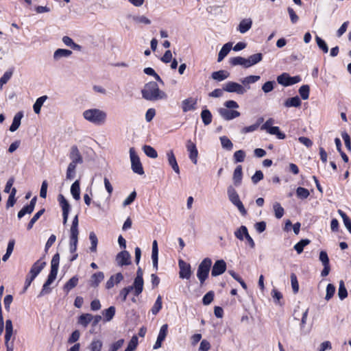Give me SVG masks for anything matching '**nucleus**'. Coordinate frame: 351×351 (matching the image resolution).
<instances>
[{"label":"nucleus","instance_id":"obj_62","mask_svg":"<svg viewBox=\"0 0 351 351\" xmlns=\"http://www.w3.org/2000/svg\"><path fill=\"white\" fill-rule=\"evenodd\" d=\"M167 331H168V325L167 324H163L160 329L159 334L158 335L157 339L163 341L167 337Z\"/></svg>","mask_w":351,"mask_h":351},{"label":"nucleus","instance_id":"obj_27","mask_svg":"<svg viewBox=\"0 0 351 351\" xmlns=\"http://www.w3.org/2000/svg\"><path fill=\"white\" fill-rule=\"evenodd\" d=\"M259 75H249L241 80L243 86L247 88V90L250 89V84H254L260 80Z\"/></svg>","mask_w":351,"mask_h":351},{"label":"nucleus","instance_id":"obj_64","mask_svg":"<svg viewBox=\"0 0 351 351\" xmlns=\"http://www.w3.org/2000/svg\"><path fill=\"white\" fill-rule=\"evenodd\" d=\"M12 75V71H8L3 75V76L0 78V88H1L5 84H6L8 82V80L11 78Z\"/></svg>","mask_w":351,"mask_h":351},{"label":"nucleus","instance_id":"obj_14","mask_svg":"<svg viewBox=\"0 0 351 351\" xmlns=\"http://www.w3.org/2000/svg\"><path fill=\"white\" fill-rule=\"evenodd\" d=\"M226 270V263L223 260H218L214 263L211 275L213 276H217L223 274Z\"/></svg>","mask_w":351,"mask_h":351},{"label":"nucleus","instance_id":"obj_46","mask_svg":"<svg viewBox=\"0 0 351 351\" xmlns=\"http://www.w3.org/2000/svg\"><path fill=\"white\" fill-rule=\"evenodd\" d=\"M162 306V297L161 295H158L157 297V299L152 306L151 309V312L153 315H156L158 314V313L160 311Z\"/></svg>","mask_w":351,"mask_h":351},{"label":"nucleus","instance_id":"obj_15","mask_svg":"<svg viewBox=\"0 0 351 351\" xmlns=\"http://www.w3.org/2000/svg\"><path fill=\"white\" fill-rule=\"evenodd\" d=\"M73 52L66 49H57L53 53V60L54 62H58L62 58H68L71 56Z\"/></svg>","mask_w":351,"mask_h":351},{"label":"nucleus","instance_id":"obj_45","mask_svg":"<svg viewBox=\"0 0 351 351\" xmlns=\"http://www.w3.org/2000/svg\"><path fill=\"white\" fill-rule=\"evenodd\" d=\"M201 118L202 119L203 123L206 125H208L212 122L213 117L210 112L208 110L205 109L203 110L201 112Z\"/></svg>","mask_w":351,"mask_h":351},{"label":"nucleus","instance_id":"obj_13","mask_svg":"<svg viewBox=\"0 0 351 351\" xmlns=\"http://www.w3.org/2000/svg\"><path fill=\"white\" fill-rule=\"evenodd\" d=\"M197 99L188 97L182 101V109L184 112L195 110L197 108Z\"/></svg>","mask_w":351,"mask_h":351},{"label":"nucleus","instance_id":"obj_37","mask_svg":"<svg viewBox=\"0 0 351 351\" xmlns=\"http://www.w3.org/2000/svg\"><path fill=\"white\" fill-rule=\"evenodd\" d=\"M104 274L101 271L95 273L91 276L90 285L93 287H97L99 284L104 280Z\"/></svg>","mask_w":351,"mask_h":351},{"label":"nucleus","instance_id":"obj_54","mask_svg":"<svg viewBox=\"0 0 351 351\" xmlns=\"http://www.w3.org/2000/svg\"><path fill=\"white\" fill-rule=\"evenodd\" d=\"M220 141L223 148L231 150L233 147V144L231 141L226 136L220 137Z\"/></svg>","mask_w":351,"mask_h":351},{"label":"nucleus","instance_id":"obj_50","mask_svg":"<svg viewBox=\"0 0 351 351\" xmlns=\"http://www.w3.org/2000/svg\"><path fill=\"white\" fill-rule=\"evenodd\" d=\"M145 154L152 158H156L158 157L157 152L150 145H145L143 147Z\"/></svg>","mask_w":351,"mask_h":351},{"label":"nucleus","instance_id":"obj_25","mask_svg":"<svg viewBox=\"0 0 351 351\" xmlns=\"http://www.w3.org/2000/svg\"><path fill=\"white\" fill-rule=\"evenodd\" d=\"M62 41L64 43V45L66 47H70L71 49L80 51H82V46L75 43L71 38H70L68 36H64L62 38Z\"/></svg>","mask_w":351,"mask_h":351},{"label":"nucleus","instance_id":"obj_41","mask_svg":"<svg viewBox=\"0 0 351 351\" xmlns=\"http://www.w3.org/2000/svg\"><path fill=\"white\" fill-rule=\"evenodd\" d=\"M93 319V315L89 313L82 314L80 316L78 319V323L82 325L84 327H86L87 325L92 322Z\"/></svg>","mask_w":351,"mask_h":351},{"label":"nucleus","instance_id":"obj_32","mask_svg":"<svg viewBox=\"0 0 351 351\" xmlns=\"http://www.w3.org/2000/svg\"><path fill=\"white\" fill-rule=\"evenodd\" d=\"M78 163L71 162L66 169V180H72L76 174V167Z\"/></svg>","mask_w":351,"mask_h":351},{"label":"nucleus","instance_id":"obj_20","mask_svg":"<svg viewBox=\"0 0 351 351\" xmlns=\"http://www.w3.org/2000/svg\"><path fill=\"white\" fill-rule=\"evenodd\" d=\"M167 157L168 160L169 165L172 167L173 170L177 174H180V168L178 165L176 158L175 157V155L173 154V150H169L167 152Z\"/></svg>","mask_w":351,"mask_h":351},{"label":"nucleus","instance_id":"obj_56","mask_svg":"<svg viewBox=\"0 0 351 351\" xmlns=\"http://www.w3.org/2000/svg\"><path fill=\"white\" fill-rule=\"evenodd\" d=\"M338 295L340 300L345 299L348 295L347 290L345 287L343 281L341 280L339 282V287L338 290Z\"/></svg>","mask_w":351,"mask_h":351},{"label":"nucleus","instance_id":"obj_11","mask_svg":"<svg viewBox=\"0 0 351 351\" xmlns=\"http://www.w3.org/2000/svg\"><path fill=\"white\" fill-rule=\"evenodd\" d=\"M58 199L62 210L63 223L66 224L70 210V204L62 194L58 195Z\"/></svg>","mask_w":351,"mask_h":351},{"label":"nucleus","instance_id":"obj_26","mask_svg":"<svg viewBox=\"0 0 351 351\" xmlns=\"http://www.w3.org/2000/svg\"><path fill=\"white\" fill-rule=\"evenodd\" d=\"M23 117V114L22 112H17L13 119L12 123L10 127V131L13 132L19 129L21 125V121Z\"/></svg>","mask_w":351,"mask_h":351},{"label":"nucleus","instance_id":"obj_8","mask_svg":"<svg viewBox=\"0 0 351 351\" xmlns=\"http://www.w3.org/2000/svg\"><path fill=\"white\" fill-rule=\"evenodd\" d=\"M143 275V270L139 267L136 271V276L133 282L134 285V295L136 296L139 295L143 290L144 281Z\"/></svg>","mask_w":351,"mask_h":351},{"label":"nucleus","instance_id":"obj_48","mask_svg":"<svg viewBox=\"0 0 351 351\" xmlns=\"http://www.w3.org/2000/svg\"><path fill=\"white\" fill-rule=\"evenodd\" d=\"M78 283V278L77 276H73L64 285V289L69 292L73 288L77 286Z\"/></svg>","mask_w":351,"mask_h":351},{"label":"nucleus","instance_id":"obj_6","mask_svg":"<svg viewBox=\"0 0 351 351\" xmlns=\"http://www.w3.org/2000/svg\"><path fill=\"white\" fill-rule=\"evenodd\" d=\"M223 89L228 93H234L237 95H244L247 92V88L242 84L234 82H228L223 86Z\"/></svg>","mask_w":351,"mask_h":351},{"label":"nucleus","instance_id":"obj_63","mask_svg":"<svg viewBox=\"0 0 351 351\" xmlns=\"http://www.w3.org/2000/svg\"><path fill=\"white\" fill-rule=\"evenodd\" d=\"M233 157L236 162H241L245 158V153L243 150H238L234 152Z\"/></svg>","mask_w":351,"mask_h":351},{"label":"nucleus","instance_id":"obj_34","mask_svg":"<svg viewBox=\"0 0 351 351\" xmlns=\"http://www.w3.org/2000/svg\"><path fill=\"white\" fill-rule=\"evenodd\" d=\"M230 76V73L225 70H220L212 73V78L218 82L223 81Z\"/></svg>","mask_w":351,"mask_h":351},{"label":"nucleus","instance_id":"obj_49","mask_svg":"<svg viewBox=\"0 0 351 351\" xmlns=\"http://www.w3.org/2000/svg\"><path fill=\"white\" fill-rule=\"evenodd\" d=\"M132 290L134 291V284L131 286L125 287L120 291L119 297L121 298L122 302H125L126 300L128 295Z\"/></svg>","mask_w":351,"mask_h":351},{"label":"nucleus","instance_id":"obj_33","mask_svg":"<svg viewBox=\"0 0 351 351\" xmlns=\"http://www.w3.org/2000/svg\"><path fill=\"white\" fill-rule=\"evenodd\" d=\"M80 180H77L72 184L71 186V193L75 200H79L80 199Z\"/></svg>","mask_w":351,"mask_h":351},{"label":"nucleus","instance_id":"obj_39","mask_svg":"<svg viewBox=\"0 0 351 351\" xmlns=\"http://www.w3.org/2000/svg\"><path fill=\"white\" fill-rule=\"evenodd\" d=\"M13 332V326L12 322L10 319H8L5 322V344L8 343Z\"/></svg>","mask_w":351,"mask_h":351},{"label":"nucleus","instance_id":"obj_12","mask_svg":"<svg viewBox=\"0 0 351 351\" xmlns=\"http://www.w3.org/2000/svg\"><path fill=\"white\" fill-rule=\"evenodd\" d=\"M186 149L189 152V157L191 162L196 165L197 163L198 151L195 143L191 140H188L186 144Z\"/></svg>","mask_w":351,"mask_h":351},{"label":"nucleus","instance_id":"obj_23","mask_svg":"<svg viewBox=\"0 0 351 351\" xmlns=\"http://www.w3.org/2000/svg\"><path fill=\"white\" fill-rule=\"evenodd\" d=\"M128 18L132 19L135 24L150 25L152 21L145 15H128Z\"/></svg>","mask_w":351,"mask_h":351},{"label":"nucleus","instance_id":"obj_17","mask_svg":"<svg viewBox=\"0 0 351 351\" xmlns=\"http://www.w3.org/2000/svg\"><path fill=\"white\" fill-rule=\"evenodd\" d=\"M36 203V197H34L32 199L29 205L24 206L18 213V215H17L18 218L21 219L26 214H31L34 210Z\"/></svg>","mask_w":351,"mask_h":351},{"label":"nucleus","instance_id":"obj_31","mask_svg":"<svg viewBox=\"0 0 351 351\" xmlns=\"http://www.w3.org/2000/svg\"><path fill=\"white\" fill-rule=\"evenodd\" d=\"M232 45L231 43H227L222 47L218 54L217 61L219 62H221L224 59V58L228 54V53L232 49Z\"/></svg>","mask_w":351,"mask_h":351},{"label":"nucleus","instance_id":"obj_22","mask_svg":"<svg viewBox=\"0 0 351 351\" xmlns=\"http://www.w3.org/2000/svg\"><path fill=\"white\" fill-rule=\"evenodd\" d=\"M56 278V276L49 274L47 281L45 282V284L43 286V289L40 292L38 297L43 296L46 294H48L51 292V289L49 288V286L53 283V282Z\"/></svg>","mask_w":351,"mask_h":351},{"label":"nucleus","instance_id":"obj_30","mask_svg":"<svg viewBox=\"0 0 351 351\" xmlns=\"http://www.w3.org/2000/svg\"><path fill=\"white\" fill-rule=\"evenodd\" d=\"M243 178L242 167L239 165L236 167L233 173V182L235 186H239L241 183Z\"/></svg>","mask_w":351,"mask_h":351},{"label":"nucleus","instance_id":"obj_51","mask_svg":"<svg viewBox=\"0 0 351 351\" xmlns=\"http://www.w3.org/2000/svg\"><path fill=\"white\" fill-rule=\"evenodd\" d=\"M102 313L105 317V320L110 322L115 314V308L114 306H110L108 308L104 310Z\"/></svg>","mask_w":351,"mask_h":351},{"label":"nucleus","instance_id":"obj_24","mask_svg":"<svg viewBox=\"0 0 351 351\" xmlns=\"http://www.w3.org/2000/svg\"><path fill=\"white\" fill-rule=\"evenodd\" d=\"M252 21L251 19H244L240 21L237 30L241 34H245L252 27Z\"/></svg>","mask_w":351,"mask_h":351},{"label":"nucleus","instance_id":"obj_2","mask_svg":"<svg viewBox=\"0 0 351 351\" xmlns=\"http://www.w3.org/2000/svg\"><path fill=\"white\" fill-rule=\"evenodd\" d=\"M82 117L86 121L95 125H102L107 120L106 112L99 108L87 109L83 112Z\"/></svg>","mask_w":351,"mask_h":351},{"label":"nucleus","instance_id":"obj_55","mask_svg":"<svg viewBox=\"0 0 351 351\" xmlns=\"http://www.w3.org/2000/svg\"><path fill=\"white\" fill-rule=\"evenodd\" d=\"M310 88L308 85H303L299 88V93L302 99L306 100L309 97Z\"/></svg>","mask_w":351,"mask_h":351},{"label":"nucleus","instance_id":"obj_58","mask_svg":"<svg viewBox=\"0 0 351 351\" xmlns=\"http://www.w3.org/2000/svg\"><path fill=\"white\" fill-rule=\"evenodd\" d=\"M16 193V189L15 188H12L11 193L9 195L8 199L7 201V203H6L7 208L12 207L14 205V204L16 202V199H15Z\"/></svg>","mask_w":351,"mask_h":351},{"label":"nucleus","instance_id":"obj_29","mask_svg":"<svg viewBox=\"0 0 351 351\" xmlns=\"http://www.w3.org/2000/svg\"><path fill=\"white\" fill-rule=\"evenodd\" d=\"M152 259L153 263V267L158 269V243L154 240L152 243Z\"/></svg>","mask_w":351,"mask_h":351},{"label":"nucleus","instance_id":"obj_21","mask_svg":"<svg viewBox=\"0 0 351 351\" xmlns=\"http://www.w3.org/2000/svg\"><path fill=\"white\" fill-rule=\"evenodd\" d=\"M123 279V276L121 273H117L115 275L110 276L106 283V288L107 289H112L115 285L119 284Z\"/></svg>","mask_w":351,"mask_h":351},{"label":"nucleus","instance_id":"obj_3","mask_svg":"<svg viewBox=\"0 0 351 351\" xmlns=\"http://www.w3.org/2000/svg\"><path fill=\"white\" fill-rule=\"evenodd\" d=\"M211 265L212 261L210 258H205L199 263L197 271V277L201 285H203L207 279Z\"/></svg>","mask_w":351,"mask_h":351},{"label":"nucleus","instance_id":"obj_5","mask_svg":"<svg viewBox=\"0 0 351 351\" xmlns=\"http://www.w3.org/2000/svg\"><path fill=\"white\" fill-rule=\"evenodd\" d=\"M130 156L132 171L138 175L144 174V170L140 161V158L133 147L130 149Z\"/></svg>","mask_w":351,"mask_h":351},{"label":"nucleus","instance_id":"obj_40","mask_svg":"<svg viewBox=\"0 0 351 351\" xmlns=\"http://www.w3.org/2000/svg\"><path fill=\"white\" fill-rule=\"evenodd\" d=\"M47 97L46 95L42 96L38 98L33 106L34 111L36 114L40 112V109L44 102L47 100Z\"/></svg>","mask_w":351,"mask_h":351},{"label":"nucleus","instance_id":"obj_28","mask_svg":"<svg viewBox=\"0 0 351 351\" xmlns=\"http://www.w3.org/2000/svg\"><path fill=\"white\" fill-rule=\"evenodd\" d=\"M60 263V255L59 254H56L51 260V271L49 274L57 276L58 267Z\"/></svg>","mask_w":351,"mask_h":351},{"label":"nucleus","instance_id":"obj_19","mask_svg":"<svg viewBox=\"0 0 351 351\" xmlns=\"http://www.w3.org/2000/svg\"><path fill=\"white\" fill-rule=\"evenodd\" d=\"M46 263L45 261H42L40 259L37 261L32 265L30 271L29 275L32 277L36 278L38 274L43 270V269L45 267Z\"/></svg>","mask_w":351,"mask_h":351},{"label":"nucleus","instance_id":"obj_57","mask_svg":"<svg viewBox=\"0 0 351 351\" xmlns=\"http://www.w3.org/2000/svg\"><path fill=\"white\" fill-rule=\"evenodd\" d=\"M309 191L308 189L303 187H298L296 189V195L300 199H306L309 196Z\"/></svg>","mask_w":351,"mask_h":351},{"label":"nucleus","instance_id":"obj_53","mask_svg":"<svg viewBox=\"0 0 351 351\" xmlns=\"http://www.w3.org/2000/svg\"><path fill=\"white\" fill-rule=\"evenodd\" d=\"M309 243L310 241L308 239H302L294 245V249L296 250L298 254H300L303 252L304 247Z\"/></svg>","mask_w":351,"mask_h":351},{"label":"nucleus","instance_id":"obj_44","mask_svg":"<svg viewBox=\"0 0 351 351\" xmlns=\"http://www.w3.org/2000/svg\"><path fill=\"white\" fill-rule=\"evenodd\" d=\"M273 210L274 212L275 217L277 219H280L284 215L285 210L280 203L277 202H274L273 204Z\"/></svg>","mask_w":351,"mask_h":351},{"label":"nucleus","instance_id":"obj_60","mask_svg":"<svg viewBox=\"0 0 351 351\" xmlns=\"http://www.w3.org/2000/svg\"><path fill=\"white\" fill-rule=\"evenodd\" d=\"M315 40H316L317 45L319 47V48L321 50H322V51L324 53H328V47L327 44L326 43V42L317 36L315 37Z\"/></svg>","mask_w":351,"mask_h":351},{"label":"nucleus","instance_id":"obj_4","mask_svg":"<svg viewBox=\"0 0 351 351\" xmlns=\"http://www.w3.org/2000/svg\"><path fill=\"white\" fill-rule=\"evenodd\" d=\"M227 194L230 202L238 208L242 215H245L247 211L240 200L239 194L232 185L228 187Z\"/></svg>","mask_w":351,"mask_h":351},{"label":"nucleus","instance_id":"obj_1","mask_svg":"<svg viewBox=\"0 0 351 351\" xmlns=\"http://www.w3.org/2000/svg\"><path fill=\"white\" fill-rule=\"evenodd\" d=\"M141 92L143 97L149 101L165 99L167 97V94L159 89L155 82L146 84Z\"/></svg>","mask_w":351,"mask_h":351},{"label":"nucleus","instance_id":"obj_18","mask_svg":"<svg viewBox=\"0 0 351 351\" xmlns=\"http://www.w3.org/2000/svg\"><path fill=\"white\" fill-rule=\"evenodd\" d=\"M130 255L128 252L124 250L117 255L116 261L119 265H128L130 263Z\"/></svg>","mask_w":351,"mask_h":351},{"label":"nucleus","instance_id":"obj_7","mask_svg":"<svg viewBox=\"0 0 351 351\" xmlns=\"http://www.w3.org/2000/svg\"><path fill=\"white\" fill-rule=\"evenodd\" d=\"M300 80L301 78L300 76L291 77L287 73H284L277 77L278 83L284 86H289L295 84L300 82Z\"/></svg>","mask_w":351,"mask_h":351},{"label":"nucleus","instance_id":"obj_47","mask_svg":"<svg viewBox=\"0 0 351 351\" xmlns=\"http://www.w3.org/2000/svg\"><path fill=\"white\" fill-rule=\"evenodd\" d=\"M247 234V228L245 226H241L234 232L235 237L241 241L243 240Z\"/></svg>","mask_w":351,"mask_h":351},{"label":"nucleus","instance_id":"obj_38","mask_svg":"<svg viewBox=\"0 0 351 351\" xmlns=\"http://www.w3.org/2000/svg\"><path fill=\"white\" fill-rule=\"evenodd\" d=\"M284 105L287 108L300 107L301 106V100L299 98V97L295 96V97L287 99L285 101Z\"/></svg>","mask_w":351,"mask_h":351},{"label":"nucleus","instance_id":"obj_10","mask_svg":"<svg viewBox=\"0 0 351 351\" xmlns=\"http://www.w3.org/2000/svg\"><path fill=\"white\" fill-rule=\"evenodd\" d=\"M219 115L225 120L230 121L237 118L240 116V112L235 110L228 109L226 108H220L218 109Z\"/></svg>","mask_w":351,"mask_h":351},{"label":"nucleus","instance_id":"obj_59","mask_svg":"<svg viewBox=\"0 0 351 351\" xmlns=\"http://www.w3.org/2000/svg\"><path fill=\"white\" fill-rule=\"evenodd\" d=\"M45 209H42L37 212L33 217L31 219L30 221L27 225V229L30 230L32 228L34 224L37 221V220L40 217V216L44 213Z\"/></svg>","mask_w":351,"mask_h":351},{"label":"nucleus","instance_id":"obj_43","mask_svg":"<svg viewBox=\"0 0 351 351\" xmlns=\"http://www.w3.org/2000/svg\"><path fill=\"white\" fill-rule=\"evenodd\" d=\"M267 133L271 135H276L279 139H284L285 134L280 131V128L277 126H272L265 130Z\"/></svg>","mask_w":351,"mask_h":351},{"label":"nucleus","instance_id":"obj_42","mask_svg":"<svg viewBox=\"0 0 351 351\" xmlns=\"http://www.w3.org/2000/svg\"><path fill=\"white\" fill-rule=\"evenodd\" d=\"M89 239L90 241V251L91 252H96L97 248L98 239L94 232H90L89 234Z\"/></svg>","mask_w":351,"mask_h":351},{"label":"nucleus","instance_id":"obj_61","mask_svg":"<svg viewBox=\"0 0 351 351\" xmlns=\"http://www.w3.org/2000/svg\"><path fill=\"white\" fill-rule=\"evenodd\" d=\"M102 342L99 339H94L90 345V351H101Z\"/></svg>","mask_w":351,"mask_h":351},{"label":"nucleus","instance_id":"obj_9","mask_svg":"<svg viewBox=\"0 0 351 351\" xmlns=\"http://www.w3.org/2000/svg\"><path fill=\"white\" fill-rule=\"evenodd\" d=\"M178 266L180 268L179 276L182 279H189L192 274L191 267L189 263L183 260H179Z\"/></svg>","mask_w":351,"mask_h":351},{"label":"nucleus","instance_id":"obj_52","mask_svg":"<svg viewBox=\"0 0 351 351\" xmlns=\"http://www.w3.org/2000/svg\"><path fill=\"white\" fill-rule=\"evenodd\" d=\"M338 213L342 217L345 226L346 227L349 232L351 234V220L349 219L347 215L341 210H339Z\"/></svg>","mask_w":351,"mask_h":351},{"label":"nucleus","instance_id":"obj_16","mask_svg":"<svg viewBox=\"0 0 351 351\" xmlns=\"http://www.w3.org/2000/svg\"><path fill=\"white\" fill-rule=\"evenodd\" d=\"M69 158L71 160V162H74L78 164H82L83 162V158L76 145H73L71 147Z\"/></svg>","mask_w":351,"mask_h":351},{"label":"nucleus","instance_id":"obj_35","mask_svg":"<svg viewBox=\"0 0 351 351\" xmlns=\"http://www.w3.org/2000/svg\"><path fill=\"white\" fill-rule=\"evenodd\" d=\"M262 59L263 54L261 53H257L251 55L250 56H249L248 58H247V64L248 68L260 62L262 60Z\"/></svg>","mask_w":351,"mask_h":351},{"label":"nucleus","instance_id":"obj_36","mask_svg":"<svg viewBox=\"0 0 351 351\" xmlns=\"http://www.w3.org/2000/svg\"><path fill=\"white\" fill-rule=\"evenodd\" d=\"M229 62L232 66L241 65L245 68H248L247 64V58L241 56L231 58H230Z\"/></svg>","mask_w":351,"mask_h":351}]
</instances>
